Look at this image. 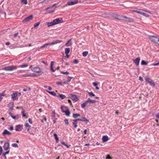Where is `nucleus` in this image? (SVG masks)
Returning a JSON list of instances; mask_svg holds the SVG:
<instances>
[{
  "label": "nucleus",
  "mask_w": 159,
  "mask_h": 159,
  "mask_svg": "<svg viewBox=\"0 0 159 159\" xmlns=\"http://www.w3.org/2000/svg\"><path fill=\"white\" fill-rule=\"evenodd\" d=\"M2 149L1 146H0V155H1L2 153Z\"/></svg>",
  "instance_id": "53"
},
{
  "label": "nucleus",
  "mask_w": 159,
  "mask_h": 159,
  "mask_svg": "<svg viewBox=\"0 0 159 159\" xmlns=\"http://www.w3.org/2000/svg\"><path fill=\"white\" fill-rule=\"evenodd\" d=\"M53 135L55 137V138L56 139V142L57 143L58 142V141H59V139H58V138L57 136V134H55V133H54L53 134Z\"/></svg>",
  "instance_id": "32"
},
{
  "label": "nucleus",
  "mask_w": 159,
  "mask_h": 159,
  "mask_svg": "<svg viewBox=\"0 0 159 159\" xmlns=\"http://www.w3.org/2000/svg\"><path fill=\"white\" fill-rule=\"evenodd\" d=\"M78 2V0H70L67 2L66 4L68 6H72L77 3Z\"/></svg>",
  "instance_id": "3"
},
{
  "label": "nucleus",
  "mask_w": 159,
  "mask_h": 159,
  "mask_svg": "<svg viewBox=\"0 0 159 159\" xmlns=\"http://www.w3.org/2000/svg\"><path fill=\"white\" fill-rule=\"evenodd\" d=\"M48 45H50V44L49 43H46L45 44H44L42 46H41L40 47V49H41V48H45L47 46H48Z\"/></svg>",
  "instance_id": "35"
},
{
  "label": "nucleus",
  "mask_w": 159,
  "mask_h": 159,
  "mask_svg": "<svg viewBox=\"0 0 159 159\" xmlns=\"http://www.w3.org/2000/svg\"><path fill=\"white\" fill-rule=\"evenodd\" d=\"M40 23V22H37L34 25V27L35 28H36L39 25Z\"/></svg>",
  "instance_id": "43"
},
{
  "label": "nucleus",
  "mask_w": 159,
  "mask_h": 159,
  "mask_svg": "<svg viewBox=\"0 0 159 159\" xmlns=\"http://www.w3.org/2000/svg\"><path fill=\"white\" fill-rule=\"evenodd\" d=\"M53 22L55 25L61 23L63 22V20L61 18H58L53 20Z\"/></svg>",
  "instance_id": "4"
},
{
  "label": "nucleus",
  "mask_w": 159,
  "mask_h": 159,
  "mask_svg": "<svg viewBox=\"0 0 159 159\" xmlns=\"http://www.w3.org/2000/svg\"><path fill=\"white\" fill-rule=\"evenodd\" d=\"M140 61V58L139 57H137L135 59L133 60L134 62L137 66H138L139 65Z\"/></svg>",
  "instance_id": "12"
},
{
  "label": "nucleus",
  "mask_w": 159,
  "mask_h": 159,
  "mask_svg": "<svg viewBox=\"0 0 159 159\" xmlns=\"http://www.w3.org/2000/svg\"><path fill=\"white\" fill-rule=\"evenodd\" d=\"M62 42V41L60 40H54L51 43H49L50 44V45H53L54 44H56L58 43H60Z\"/></svg>",
  "instance_id": "13"
},
{
  "label": "nucleus",
  "mask_w": 159,
  "mask_h": 159,
  "mask_svg": "<svg viewBox=\"0 0 159 159\" xmlns=\"http://www.w3.org/2000/svg\"><path fill=\"white\" fill-rule=\"evenodd\" d=\"M61 143L63 145H64L67 148H69L70 146V145L68 146L67 144H66L64 142H61Z\"/></svg>",
  "instance_id": "44"
},
{
  "label": "nucleus",
  "mask_w": 159,
  "mask_h": 159,
  "mask_svg": "<svg viewBox=\"0 0 159 159\" xmlns=\"http://www.w3.org/2000/svg\"><path fill=\"white\" fill-rule=\"evenodd\" d=\"M143 10L142 9H139V10H132V11L137 13H139V14L142 15L143 16H145L147 17H149V15L143 12Z\"/></svg>",
  "instance_id": "1"
},
{
  "label": "nucleus",
  "mask_w": 159,
  "mask_h": 159,
  "mask_svg": "<svg viewBox=\"0 0 159 159\" xmlns=\"http://www.w3.org/2000/svg\"><path fill=\"white\" fill-rule=\"evenodd\" d=\"M55 116V110H54L53 111L52 115V117H54Z\"/></svg>",
  "instance_id": "46"
},
{
  "label": "nucleus",
  "mask_w": 159,
  "mask_h": 159,
  "mask_svg": "<svg viewBox=\"0 0 159 159\" xmlns=\"http://www.w3.org/2000/svg\"><path fill=\"white\" fill-rule=\"evenodd\" d=\"M25 125L26 127H31V126L30 125H29V124L28 123H26L25 124Z\"/></svg>",
  "instance_id": "54"
},
{
  "label": "nucleus",
  "mask_w": 159,
  "mask_h": 159,
  "mask_svg": "<svg viewBox=\"0 0 159 159\" xmlns=\"http://www.w3.org/2000/svg\"><path fill=\"white\" fill-rule=\"evenodd\" d=\"M57 4L56 3L54 4L52 6H50L49 7H48L47 8H46V10H48L49 9H50L51 8H53L56 5H57Z\"/></svg>",
  "instance_id": "34"
},
{
  "label": "nucleus",
  "mask_w": 159,
  "mask_h": 159,
  "mask_svg": "<svg viewBox=\"0 0 159 159\" xmlns=\"http://www.w3.org/2000/svg\"><path fill=\"white\" fill-rule=\"evenodd\" d=\"M29 134H31V135H34V133H33L31 130L29 131Z\"/></svg>",
  "instance_id": "56"
},
{
  "label": "nucleus",
  "mask_w": 159,
  "mask_h": 159,
  "mask_svg": "<svg viewBox=\"0 0 159 159\" xmlns=\"http://www.w3.org/2000/svg\"><path fill=\"white\" fill-rule=\"evenodd\" d=\"M108 140V137L107 136H104L102 137V140L103 142H106Z\"/></svg>",
  "instance_id": "20"
},
{
  "label": "nucleus",
  "mask_w": 159,
  "mask_h": 159,
  "mask_svg": "<svg viewBox=\"0 0 159 159\" xmlns=\"http://www.w3.org/2000/svg\"><path fill=\"white\" fill-rule=\"evenodd\" d=\"M70 98L73 100L75 102H77L78 100V98L76 95L72 94H70Z\"/></svg>",
  "instance_id": "9"
},
{
  "label": "nucleus",
  "mask_w": 159,
  "mask_h": 159,
  "mask_svg": "<svg viewBox=\"0 0 159 159\" xmlns=\"http://www.w3.org/2000/svg\"><path fill=\"white\" fill-rule=\"evenodd\" d=\"M72 78L73 77H71L68 76L67 80L68 82H69L70 81L71 79H72Z\"/></svg>",
  "instance_id": "50"
},
{
  "label": "nucleus",
  "mask_w": 159,
  "mask_h": 159,
  "mask_svg": "<svg viewBox=\"0 0 159 159\" xmlns=\"http://www.w3.org/2000/svg\"><path fill=\"white\" fill-rule=\"evenodd\" d=\"M9 114L11 117L14 120H17L19 118V116L18 115H16L15 116H14L13 114L11 113H10Z\"/></svg>",
  "instance_id": "14"
},
{
  "label": "nucleus",
  "mask_w": 159,
  "mask_h": 159,
  "mask_svg": "<svg viewBox=\"0 0 159 159\" xmlns=\"http://www.w3.org/2000/svg\"><path fill=\"white\" fill-rule=\"evenodd\" d=\"M57 97H60L61 99H64L66 98V97L62 94H58V95L57 96Z\"/></svg>",
  "instance_id": "22"
},
{
  "label": "nucleus",
  "mask_w": 159,
  "mask_h": 159,
  "mask_svg": "<svg viewBox=\"0 0 159 159\" xmlns=\"http://www.w3.org/2000/svg\"><path fill=\"white\" fill-rule=\"evenodd\" d=\"M148 83L151 86L153 87H154L155 86V84L154 82L152 80H150V81L148 82Z\"/></svg>",
  "instance_id": "26"
},
{
  "label": "nucleus",
  "mask_w": 159,
  "mask_h": 159,
  "mask_svg": "<svg viewBox=\"0 0 159 159\" xmlns=\"http://www.w3.org/2000/svg\"><path fill=\"white\" fill-rule=\"evenodd\" d=\"M9 152H10V150H8V151L6 152L3 153L2 154V156H5V155L8 154Z\"/></svg>",
  "instance_id": "52"
},
{
  "label": "nucleus",
  "mask_w": 159,
  "mask_h": 159,
  "mask_svg": "<svg viewBox=\"0 0 159 159\" xmlns=\"http://www.w3.org/2000/svg\"><path fill=\"white\" fill-rule=\"evenodd\" d=\"M11 133L9 131H7V129H5L3 132L2 133V134L3 135H11Z\"/></svg>",
  "instance_id": "15"
},
{
  "label": "nucleus",
  "mask_w": 159,
  "mask_h": 159,
  "mask_svg": "<svg viewBox=\"0 0 159 159\" xmlns=\"http://www.w3.org/2000/svg\"><path fill=\"white\" fill-rule=\"evenodd\" d=\"M18 33H16L15 34H14V37L15 38H16V36H17V35L18 34Z\"/></svg>",
  "instance_id": "63"
},
{
  "label": "nucleus",
  "mask_w": 159,
  "mask_h": 159,
  "mask_svg": "<svg viewBox=\"0 0 159 159\" xmlns=\"http://www.w3.org/2000/svg\"><path fill=\"white\" fill-rule=\"evenodd\" d=\"M88 93L90 97H94L95 96V94L92 92H89Z\"/></svg>",
  "instance_id": "37"
},
{
  "label": "nucleus",
  "mask_w": 159,
  "mask_h": 159,
  "mask_svg": "<svg viewBox=\"0 0 159 159\" xmlns=\"http://www.w3.org/2000/svg\"><path fill=\"white\" fill-rule=\"evenodd\" d=\"M88 103L87 101H86L84 102L82 104H81V107L82 108H84L87 105Z\"/></svg>",
  "instance_id": "28"
},
{
  "label": "nucleus",
  "mask_w": 159,
  "mask_h": 159,
  "mask_svg": "<svg viewBox=\"0 0 159 159\" xmlns=\"http://www.w3.org/2000/svg\"><path fill=\"white\" fill-rule=\"evenodd\" d=\"M157 118L159 119V113L155 115Z\"/></svg>",
  "instance_id": "64"
},
{
  "label": "nucleus",
  "mask_w": 159,
  "mask_h": 159,
  "mask_svg": "<svg viewBox=\"0 0 159 159\" xmlns=\"http://www.w3.org/2000/svg\"><path fill=\"white\" fill-rule=\"evenodd\" d=\"M148 62L145 61L144 60H142L141 62L142 65H147L148 64Z\"/></svg>",
  "instance_id": "36"
},
{
  "label": "nucleus",
  "mask_w": 159,
  "mask_h": 159,
  "mask_svg": "<svg viewBox=\"0 0 159 159\" xmlns=\"http://www.w3.org/2000/svg\"><path fill=\"white\" fill-rule=\"evenodd\" d=\"M150 79H149V78H145V81L148 83V82H150Z\"/></svg>",
  "instance_id": "51"
},
{
  "label": "nucleus",
  "mask_w": 159,
  "mask_h": 159,
  "mask_svg": "<svg viewBox=\"0 0 159 159\" xmlns=\"http://www.w3.org/2000/svg\"><path fill=\"white\" fill-rule=\"evenodd\" d=\"M47 25H48V26H49V27L55 25L54 22H53V20L51 22H48L47 23Z\"/></svg>",
  "instance_id": "27"
},
{
  "label": "nucleus",
  "mask_w": 159,
  "mask_h": 159,
  "mask_svg": "<svg viewBox=\"0 0 159 159\" xmlns=\"http://www.w3.org/2000/svg\"><path fill=\"white\" fill-rule=\"evenodd\" d=\"M93 86L95 87L97 86L98 84L97 83H95V82H93Z\"/></svg>",
  "instance_id": "59"
},
{
  "label": "nucleus",
  "mask_w": 159,
  "mask_h": 159,
  "mask_svg": "<svg viewBox=\"0 0 159 159\" xmlns=\"http://www.w3.org/2000/svg\"><path fill=\"white\" fill-rule=\"evenodd\" d=\"M73 62L75 63V64H77L78 63V61L76 60V59H75L73 61Z\"/></svg>",
  "instance_id": "58"
},
{
  "label": "nucleus",
  "mask_w": 159,
  "mask_h": 159,
  "mask_svg": "<svg viewBox=\"0 0 159 159\" xmlns=\"http://www.w3.org/2000/svg\"><path fill=\"white\" fill-rule=\"evenodd\" d=\"M21 2L26 5L27 4L28 2L27 0H21Z\"/></svg>",
  "instance_id": "41"
},
{
  "label": "nucleus",
  "mask_w": 159,
  "mask_h": 159,
  "mask_svg": "<svg viewBox=\"0 0 159 159\" xmlns=\"http://www.w3.org/2000/svg\"><path fill=\"white\" fill-rule=\"evenodd\" d=\"M8 106L10 108L11 110H12L14 107V104L13 102H11L8 104Z\"/></svg>",
  "instance_id": "24"
},
{
  "label": "nucleus",
  "mask_w": 159,
  "mask_h": 159,
  "mask_svg": "<svg viewBox=\"0 0 159 159\" xmlns=\"http://www.w3.org/2000/svg\"><path fill=\"white\" fill-rule=\"evenodd\" d=\"M78 121H80V119H77L75 120H73V121L75 123H77Z\"/></svg>",
  "instance_id": "55"
},
{
  "label": "nucleus",
  "mask_w": 159,
  "mask_h": 159,
  "mask_svg": "<svg viewBox=\"0 0 159 159\" xmlns=\"http://www.w3.org/2000/svg\"><path fill=\"white\" fill-rule=\"evenodd\" d=\"M60 72L61 73H62V74H65L66 75H68L69 74V73L67 71H66V72H64L62 71H61Z\"/></svg>",
  "instance_id": "49"
},
{
  "label": "nucleus",
  "mask_w": 159,
  "mask_h": 159,
  "mask_svg": "<svg viewBox=\"0 0 159 159\" xmlns=\"http://www.w3.org/2000/svg\"><path fill=\"white\" fill-rule=\"evenodd\" d=\"M88 52L87 51L84 52H83V53H82L83 56L84 57H85L88 54Z\"/></svg>",
  "instance_id": "38"
},
{
  "label": "nucleus",
  "mask_w": 159,
  "mask_h": 159,
  "mask_svg": "<svg viewBox=\"0 0 159 159\" xmlns=\"http://www.w3.org/2000/svg\"><path fill=\"white\" fill-rule=\"evenodd\" d=\"M72 44V42L71 39H69L66 43L65 44V45L66 46L68 47L71 46Z\"/></svg>",
  "instance_id": "19"
},
{
  "label": "nucleus",
  "mask_w": 159,
  "mask_h": 159,
  "mask_svg": "<svg viewBox=\"0 0 159 159\" xmlns=\"http://www.w3.org/2000/svg\"><path fill=\"white\" fill-rule=\"evenodd\" d=\"M139 80L141 81H143V78L141 76L139 77Z\"/></svg>",
  "instance_id": "62"
},
{
  "label": "nucleus",
  "mask_w": 159,
  "mask_h": 159,
  "mask_svg": "<svg viewBox=\"0 0 159 159\" xmlns=\"http://www.w3.org/2000/svg\"><path fill=\"white\" fill-rule=\"evenodd\" d=\"M5 95L4 93H2L0 94V102H1L2 99V96H4Z\"/></svg>",
  "instance_id": "40"
},
{
  "label": "nucleus",
  "mask_w": 159,
  "mask_h": 159,
  "mask_svg": "<svg viewBox=\"0 0 159 159\" xmlns=\"http://www.w3.org/2000/svg\"><path fill=\"white\" fill-rule=\"evenodd\" d=\"M47 92L49 94L54 96H57L56 93L53 91L50 92L47 91Z\"/></svg>",
  "instance_id": "31"
},
{
  "label": "nucleus",
  "mask_w": 159,
  "mask_h": 159,
  "mask_svg": "<svg viewBox=\"0 0 159 159\" xmlns=\"http://www.w3.org/2000/svg\"><path fill=\"white\" fill-rule=\"evenodd\" d=\"M11 145L12 147L15 148H18V144L16 143H13Z\"/></svg>",
  "instance_id": "42"
},
{
  "label": "nucleus",
  "mask_w": 159,
  "mask_h": 159,
  "mask_svg": "<svg viewBox=\"0 0 159 159\" xmlns=\"http://www.w3.org/2000/svg\"><path fill=\"white\" fill-rule=\"evenodd\" d=\"M149 38L152 42L154 43H156L157 41L159 42V39L155 36L152 35L150 36H149Z\"/></svg>",
  "instance_id": "2"
},
{
  "label": "nucleus",
  "mask_w": 159,
  "mask_h": 159,
  "mask_svg": "<svg viewBox=\"0 0 159 159\" xmlns=\"http://www.w3.org/2000/svg\"><path fill=\"white\" fill-rule=\"evenodd\" d=\"M21 113L22 114V116L23 117H25V118H27L28 117L25 114V111L24 110H23Z\"/></svg>",
  "instance_id": "30"
},
{
  "label": "nucleus",
  "mask_w": 159,
  "mask_h": 159,
  "mask_svg": "<svg viewBox=\"0 0 159 159\" xmlns=\"http://www.w3.org/2000/svg\"><path fill=\"white\" fill-rule=\"evenodd\" d=\"M54 62L53 61H52L51 62L50 64V69L53 72H55V70H54L53 68V65Z\"/></svg>",
  "instance_id": "23"
},
{
  "label": "nucleus",
  "mask_w": 159,
  "mask_h": 159,
  "mask_svg": "<svg viewBox=\"0 0 159 159\" xmlns=\"http://www.w3.org/2000/svg\"><path fill=\"white\" fill-rule=\"evenodd\" d=\"M56 84L57 85H61L62 84V83L61 82H57Z\"/></svg>",
  "instance_id": "61"
},
{
  "label": "nucleus",
  "mask_w": 159,
  "mask_h": 159,
  "mask_svg": "<svg viewBox=\"0 0 159 159\" xmlns=\"http://www.w3.org/2000/svg\"><path fill=\"white\" fill-rule=\"evenodd\" d=\"M86 101L88 103V102H89L92 103H94L96 102L95 100L90 99L89 98H88Z\"/></svg>",
  "instance_id": "21"
},
{
  "label": "nucleus",
  "mask_w": 159,
  "mask_h": 159,
  "mask_svg": "<svg viewBox=\"0 0 159 159\" xmlns=\"http://www.w3.org/2000/svg\"><path fill=\"white\" fill-rule=\"evenodd\" d=\"M12 99L13 100H15L16 97H17V93L16 92L15 93H13L11 95Z\"/></svg>",
  "instance_id": "17"
},
{
  "label": "nucleus",
  "mask_w": 159,
  "mask_h": 159,
  "mask_svg": "<svg viewBox=\"0 0 159 159\" xmlns=\"http://www.w3.org/2000/svg\"><path fill=\"white\" fill-rule=\"evenodd\" d=\"M28 66V65L27 64H23V65H21L19 67H20L23 68L26 67H27Z\"/></svg>",
  "instance_id": "39"
},
{
  "label": "nucleus",
  "mask_w": 159,
  "mask_h": 159,
  "mask_svg": "<svg viewBox=\"0 0 159 159\" xmlns=\"http://www.w3.org/2000/svg\"><path fill=\"white\" fill-rule=\"evenodd\" d=\"M64 113H65L66 115V116H69L70 114V112L68 108H67L66 111H64Z\"/></svg>",
  "instance_id": "18"
},
{
  "label": "nucleus",
  "mask_w": 159,
  "mask_h": 159,
  "mask_svg": "<svg viewBox=\"0 0 159 159\" xmlns=\"http://www.w3.org/2000/svg\"><path fill=\"white\" fill-rule=\"evenodd\" d=\"M112 16L114 18L118 20H123V19L121 18V16H120L118 15L117 14H113L112 15Z\"/></svg>",
  "instance_id": "11"
},
{
  "label": "nucleus",
  "mask_w": 159,
  "mask_h": 159,
  "mask_svg": "<svg viewBox=\"0 0 159 159\" xmlns=\"http://www.w3.org/2000/svg\"><path fill=\"white\" fill-rule=\"evenodd\" d=\"M23 129V125H16L15 127V130L18 131H21Z\"/></svg>",
  "instance_id": "8"
},
{
  "label": "nucleus",
  "mask_w": 159,
  "mask_h": 159,
  "mask_svg": "<svg viewBox=\"0 0 159 159\" xmlns=\"http://www.w3.org/2000/svg\"><path fill=\"white\" fill-rule=\"evenodd\" d=\"M80 115L79 114H73V117L75 118H76L78 116H80Z\"/></svg>",
  "instance_id": "33"
},
{
  "label": "nucleus",
  "mask_w": 159,
  "mask_h": 159,
  "mask_svg": "<svg viewBox=\"0 0 159 159\" xmlns=\"http://www.w3.org/2000/svg\"><path fill=\"white\" fill-rule=\"evenodd\" d=\"M3 149L5 150H7L10 148V144L8 142L5 143L3 146Z\"/></svg>",
  "instance_id": "7"
},
{
  "label": "nucleus",
  "mask_w": 159,
  "mask_h": 159,
  "mask_svg": "<svg viewBox=\"0 0 159 159\" xmlns=\"http://www.w3.org/2000/svg\"><path fill=\"white\" fill-rule=\"evenodd\" d=\"M33 16L31 15L25 18L23 20V22H28L33 19Z\"/></svg>",
  "instance_id": "6"
},
{
  "label": "nucleus",
  "mask_w": 159,
  "mask_h": 159,
  "mask_svg": "<svg viewBox=\"0 0 159 159\" xmlns=\"http://www.w3.org/2000/svg\"><path fill=\"white\" fill-rule=\"evenodd\" d=\"M28 121L29 122L30 124H32V120H31V119L30 118H29V119H28Z\"/></svg>",
  "instance_id": "60"
},
{
  "label": "nucleus",
  "mask_w": 159,
  "mask_h": 159,
  "mask_svg": "<svg viewBox=\"0 0 159 159\" xmlns=\"http://www.w3.org/2000/svg\"><path fill=\"white\" fill-rule=\"evenodd\" d=\"M106 158V159H111L112 157L109 155H108L107 156Z\"/></svg>",
  "instance_id": "57"
},
{
  "label": "nucleus",
  "mask_w": 159,
  "mask_h": 159,
  "mask_svg": "<svg viewBox=\"0 0 159 159\" xmlns=\"http://www.w3.org/2000/svg\"><path fill=\"white\" fill-rule=\"evenodd\" d=\"M17 67L16 66H9L7 67H6L4 68V70L7 71H11L14 70L16 69Z\"/></svg>",
  "instance_id": "5"
},
{
  "label": "nucleus",
  "mask_w": 159,
  "mask_h": 159,
  "mask_svg": "<svg viewBox=\"0 0 159 159\" xmlns=\"http://www.w3.org/2000/svg\"><path fill=\"white\" fill-rule=\"evenodd\" d=\"M72 124L73 125H74L75 128H76L77 126V123L74 122L73 121V122L72 123Z\"/></svg>",
  "instance_id": "45"
},
{
  "label": "nucleus",
  "mask_w": 159,
  "mask_h": 159,
  "mask_svg": "<svg viewBox=\"0 0 159 159\" xmlns=\"http://www.w3.org/2000/svg\"><path fill=\"white\" fill-rule=\"evenodd\" d=\"M33 71L39 73L41 71L39 67L38 66L34 67L32 70Z\"/></svg>",
  "instance_id": "10"
},
{
  "label": "nucleus",
  "mask_w": 159,
  "mask_h": 159,
  "mask_svg": "<svg viewBox=\"0 0 159 159\" xmlns=\"http://www.w3.org/2000/svg\"><path fill=\"white\" fill-rule=\"evenodd\" d=\"M64 122L66 125H68L69 124L68 120L67 119L64 120Z\"/></svg>",
  "instance_id": "48"
},
{
  "label": "nucleus",
  "mask_w": 159,
  "mask_h": 159,
  "mask_svg": "<svg viewBox=\"0 0 159 159\" xmlns=\"http://www.w3.org/2000/svg\"><path fill=\"white\" fill-rule=\"evenodd\" d=\"M63 107H66L63 106H62H62H61V111H62V113H64V112H65L64 111H64V110H63Z\"/></svg>",
  "instance_id": "47"
},
{
  "label": "nucleus",
  "mask_w": 159,
  "mask_h": 159,
  "mask_svg": "<svg viewBox=\"0 0 159 159\" xmlns=\"http://www.w3.org/2000/svg\"><path fill=\"white\" fill-rule=\"evenodd\" d=\"M80 121L89 122V120L87 119L85 117H83L82 119H80Z\"/></svg>",
  "instance_id": "25"
},
{
  "label": "nucleus",
  "mask_w": 159,
  "mask_h": 159,
  "mask_svg": "<svg viewBox=\"0 0 159 159\" xmlns=\"http://www.w3.org/2000/svg\"><path fill=\"white\" fill-rule=\"evenodd\" d=\"M124 18L126 19V21L129 22H132L133 21V19L131 18L127 17L126 16L123 17Z\"/></svg>",
  "instance_id": "16"
},
{
  "label": "nucleus",
  "mask_w": 159,
  "mask_h": 159,
  "mask_svg": "<svg viewBox=\"0 0 159 159\" xmlns=\"http://www.w3.org/2000/svg\"><path fill=\"white\" fill-rule=\"evenodd\" d=\"M70 52V48H67L65 49V53L66 54H68Z\"/></svg>",
  "instance_id": "29"
}]
</instances>
